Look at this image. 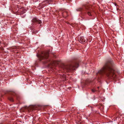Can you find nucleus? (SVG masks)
Returning <instances> with one entry per match:
<instances>
[{"mask_svg": "<svg viewBox=\"0 0 124 124\" xmlns=\"http://www.w3.org/2000/svg\"><path fill=\"white\" fill-rule=\"evenodd\" d=\"M114 69V64L113 60H108L103 67L100 70L98 73L101 75L105 74L109 78L115 79L116 77Z\"/></svg>", "mask_w": 124, "mask_h": 124, "instance_id": "nucleus-1", "label": "nucleus"}, {"mask_svg": "<svg viewBox=\"0 0 124 124\" xmlns=\"http://www.w3.org/2000/svg\"><path fill=\"white\" fill-rule=\"evenodd\" d=\"M79 66L78 63H75L74 65H70L65 66L63 67L64 70L68 72H71L75 70V68H77Z\"/></svg>", "mask_w": 124, "mask_h": 124, "instance_id": "nucleus-2", "label": "nucleus"}, {"mask_svg": "<svg viewBox=\"0 0 124 124\" xmlns=\"http://www.w3.org/2000/svg\"><path fill=\"white\" fill-rule=\"evenodd\" d=\"M49 53L48 52H43L39 56V60L41 61L43 60L47 59L49 57Z\"/></svg>", "mask_w": 124, "mask_h": 124, "instance_id": "nucleus-3", "label": "nucleus"}, {"mask_svg": "<svg viewBox=\"0 0 124 124\" xmlns=\"http://www.w3.org/2000/svg\"><path fill=\"white\" fill-rule=\"evenodd\" d=\"M79 40L81 43H85L87 41V39L86 38H85L83 36H81L79 38Z\"/></svg>", "mask_w": 124, "mask_h": 124, "instance_id": "nucleus-4", "label": "nucleus"}, {"mask_svg": "<svg viewBox=\"0 0 124 124\" xmlns=\"http://www.w3.org/2000/svg\"><path fill=\"white\" fill-rule=\"evenodd\" d=\"M32 21L33 23L38 24H40L41 23V21L40 20H39L35 18L33 19Z\"/></svg>", "mask_w": 124, "mask_h": 124, "instance_id": "nucleus-5", "label": "nucleus"}, {"mask_svg": "<svg viewBox=\"0 0 124 124\" xmlns=\"http://www.w3.org/2000/svg\"><path fill=\"white\" fill-rule=\"evenodd\" d=\"M26 10L23 8H21L17 12L20 14H23L25 13Z\"/></svg>", "mask_w": 124, "mask_h": 124, "instance_id": "nucleus-6", "label": "nucleus"}, {"mask_svg": "<svg viewBox=\"0 0 124 124\" xmlns=\"http://www.w3.org/2000/svg\"><path fill=\"white\" fill-rule=\"evenodd\" d=\"M87 14L88 15L90 16H92V14L93 12L92 11L91 9L88 10L87 11Z\"/></svg>", "mask_w": 124, "mask_h": 124, "instance_id": "nucleus-7", "label": "nucleus"}, {"mask_svg": "<svg viewBox=\"0 0 124 124\" xmlns=\"http://www.w3.org/2000/svg\"><path fill=\"white\" fill-rule=\"evenodd\" d=\"M51 1L50 0H46L44 1L43 3H48L51 2Z\"/></svg>", "mask_w": 124, "mask_h": 124, "instance_id": "nucleus-8", "label": "nucleus"}, {"mask_svg": "<svg viewBox=\"0 0 124 124\" xmlns=\"http://www.w3.org/2000/svg\"><path fill=\"white\" fill-rule=\"evenodd\" d=\"M8 99L9 100L11 101H13L14 100L11 97H10Z\"/></svg>", "mask_w": 124, "mask_h": 124, "instance_id": "nucleus-9", "label": "nucleus"}, {"mask_svg": "<svg viewBox=\"0 0 124 124\" xmlns=\"http://www.w3.org/2000/svg\"><path fill=\"white\" fill-rule=\"evenodd\" d=\"M34 106H31V107H30V108H31V110H33L34 109Z\"/></svg>", "mask_w": 124, "mask_h": 124, "instance_id": "nucleus-10", "label": "nucleus"}, {"mask_svg": "<svg viewBox=\"0 0 124 124\" xmlns=\"http://www.w3.org/2000/svg\"><path fill=\"white\" fill-rule=\"evenodd\" d=\"M66 14H67V13L66 12H64L62 13V15L64 16Z\"/></svg>", "mask_w": 124, "mask_h": 124, "instance_id": "nucleus-11", "label": "nucleus"}, {"mask_svg": "<svg viewBox=\"0 0 124 124\" xmlns=\"http://www.w3.org/2000/svg\"><path fill=\"white\" fill-rule=\"evenodd\" d=\"M92 91L93 92H95V90L92 89Z\"/></svg>", "mask_w": 124, "mask_h": 124, "instance_id": "nucleus-12", "label": "nucleus"}, {"mask_svg": "<svg viewBox=\"0 0 124 124\" xmlns=\"http://www.w3.org/2000/svg\"><path fill=\"white\" fill-rule=\"evenodd\" d=\"M82 10V9L80 8L79 10H78V11H81Z\"/></svg>", "mask_w": 124, "mask_h": 124, "instance_id": "nucleus-13", "label": "nucleus"}, {"mask_svg": "<svg viewBox=\"0 0 124 124\" xmlns=\"http://www.w3.org/2000/svg\"><path fill=\"white\" fill-rule=\"evenodd\" d=\"M63 77L64 78L65 77V75L63 74Z\"/></svg>", "mask_w": 124, "mask_h": 124, "instance_id": "nucleus-14", "label": "nucleus"}, {"mask_svg": "<svg viewBox=\"0 0 124 124\" xmlns=\"http://www.w3.org/2000/svg\"><path fill=\"white\" fill-rule=\"evenodd\" d=\"M38 32V31H36V32H35V33H37V32Z\"/></svg>", "mask_w": 124, "mask_h": 124, "instance_id": "nucleus-15", "label": "nucleus"}, {"mask_svg": "<svg viewBox=\"0 0 124 124\" xmlns=\"http://www.w3.org/2000/svg\"><path fill=\"white\" fill-rule=\"evenodd\" d=\"M29 111H31V110H30V109H29Z\"/></svg>", "mask_w": 124, "mask_h": 124, "instance_id": "nucleus-16", "label": "nucleus"}, {"mask_svg": "<svg viewBox=\"0 0 124 124\" xmlns=\"http://www.w3.org/2000/svg\"><path fill=\"white\" fill-rule=\"evenodd\" d=\"M98 88H99V87H98Z\"/></svg>", "mask_w": 124, "mask_h": 124, "instance_id": "nucleus-17", "label": "nucleus"}, {"mask_svg": "<svg viewBox=\"0 0 124 124\" xmlns=\"http://www.w3.org/2000/svg\"><path fill=\"white\" fill-rule=\"evenodd\" d=\"M41 25H40V26H41Z\"/></svg>", "mask_w": 124, "mask_h": 124, "instance_id": "nucleus-18", "label": "nucleus"}, {"mask_svg": "<svg viewBox=\"0 0 124 124\" xmlns=\"http://www.w3.org/2000/svg\"><path fill=\"white\" fill-rule=\"evenodd\" d=\"M115 120H115V119L114 120V121H115Z\"/></svg>", "mask_w": 124, "mask_h": 124, "instance_id": "nucleus-19", "label": "nucleus"}, {"mask_svg": "<svg viewBox=\"0 0 124 124\" xmlns=\"http://www.w3.org/2000/svg\"><path fill=\"white\" fill-rule=\"evenodd\" d=\"M116 118H117V117H116Z\"/></svg>", "mask_w": 124, "mask_h": 124, "instance_id": "nucleus-20", "label": "nucleus"}]
</instances>
